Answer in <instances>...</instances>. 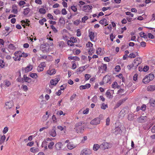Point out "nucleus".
Segmentation results:
<instances>
[{"mask_svg":"<svg viewBox=\"0 0 155 155\" xmlns=\"http://www.w3.org/2000/svg\"><path fill=\"white\" fill-rule=\"evenodd\" d=\"M154 76L153 74H150L146 75L143 80V82L145 84L149 83L150 81H152L154 78Z\"/></svg>","mask_w":155,"mask_h":155,"instance_id":"obj_1","label":"nucleus"},{"mask_svg":"<svg viewBox=\"0 0 155 155\" xmlns=\"http://www.w3.org/2000/svg\"><path fill=\"white\" fill-rule=\"evenodd\" d=\"M107 66L106 64H102L98 67V70L100 72L104 73L107 70Z\"/></svg>","mask_w":155,"mask_h":155,"instance_id":"obj_2","label":"nucleus"},{"mask_svg":"<svg viewBox=\"0 0 155 155\" xmlns=\"http://www.w3.org/2000/svg\"><path fill=\"white\" fill-rule=\"evenodd\" d=\"M127 98H125L123 99L120 100H119L115 105L114 109H116V108H117L119 107L123 103L127 100Z\"/></svg>","mask_w":155,"mask_h":155,"instance_id":"obj_3","label":"nucleus"},{"mask_svg":"<svg viewBox=\"0 0 155 155\" xmlns=\"http://www.w3.org/2000/svg\"><path fill=\"white\" fill-rule=\"evenodd\" d=\"M103 81L104 82L105 84L109 83L110 84L111 82V77L108 75H106L104 77Z\"/></svg>","mask_w":155,"mask_h":155,"instance_id":"obj_4","label":"nucleus"},{"mask_svg":"<svg viewBox=\"0 0 155 155\" xmlns=\"http://www.w3.org/2000/svg\"><path fill=\"white\" fill-rule=\"evenodd\" d=\"M101 119L98 117H96L92 120L90 123L92 125H97L100 123Z\"/></svg>","mask_w":155,"mask_h":155,"instance_id":"obj_5","label":"nucleus"},{"mask_svg":"<svg viewBox=\"0 0 155 155\" xmlns=\"http://www.w3.org/2000/svg\"><path fill=\"white\" fill-rule=\"evenodd\" d=\"M13 103L12 101L7 102L5 103V108L6 109H9L13 106Z\"/></svg>","mask_w":155,"mask_h":155,"instance_id":"obj_6","label":"nucleus"},{"mask_svg":"<svg viewBox=\"0 0 155 155\" xmlns=\"http://www.w3.org/2000/svg\"><path fill=\"white\" fill-rule=\"evenodd\" d=\"M91 153V151L90 149H85L81 151L80 155H89Z\"/></svg>","mask_w":155,"mask_h":155,"instance_id":"obj_7","label":"nucleus"},{"mask_svg":"<svg viewBox=\"0 0 155 155\" xmlns=\"http://www.w3.org/2000/svg\"><path fill=\"white\" fill-rule=\"evenodd\" d=\"M92 8V7L91 6L85 5L83 6L82 10L85 12H90Z\"/></svg>","mask_w":155,"mask_h":155,"instance_id":"obj_8","label":"nucleus"},{"mask_svg":"<svg viewBox=\"0 0 155 155\" xmlns=\"http://www.w3.org/2000/svg\"><path fill=\"white\" fill-rule=\"evenodd\" d=\"M142 62V59L141 58L139 57L136 58L134 60L133 63L134 66L136 67L138 65L141 64Z\"/></svg>","mask_w":155,"mask_h":155,"instance_id":"obj_9","label":"nucleus"},{"mask_svg":"<svg viewBox=\"0 0 155 155\" xmlns=\"http://www.w3.org/2000/svg\"><path fill=\"white\" fill-rule=\"evenodd\" d=\"M56 72V70L54 68L51 69L50 67L49 69L47 71V74L50 75H52L54 74Z\"/></svg>","mask_w":155,"mask_h":155,"instance_id":"obj_10","label":"nucleus"},{"mask_svg":"<svg viewBox=\"0 0 155 155\" xmlns=\"http://www.w3.org/2000/svg\"><path fill=\"white\" fill-rule=\"evenodd\" d=\"M85 128V126H81L79 128H74L76 130V132L77 133H83L84 131V129Z\"/></svg>","mask_w":155,"mask_h":155,"instance_id":"obj_11","label":"nucleus"},{"mask_svg":"<svg viewBox=\"0 0 155 155\" xmlns=\"http://www.w3.org/2000/svg\"><path fill=\"white\" fill-rule=\"evenodd\" d=\"M20 51H17L15 52L14 55L15 57H13V58L15 61H20L21 60V58L18 57V54L21 53Z\"/></svg>","mask_w":155,"mask_h":155,"instance_id":"obj_12","label":"nucleus"},{"mask_svg":"<svg viewBox=\"0 0 155 155\" xmlns=\"http://www.w3.org/2000/svg\"><path fill=\"white\" fill-rule=\"evenodd\" d=\"M68 148L69 150H71L76 147V144H74L73 142H69L67 145Z\"/></svg>","mask_w":155,"mask_h":155,"instance_id":"obj_13","label":"nucleus"},{"mask_svg":"<svg viewBox=\"0 0 155 155\" xmlns=\"http://www.w3.org/2000/svg\"><path fill=\"white\" fill-rule=\"evenodd\" d=\"M41 48L42 50L43 51L46 52L48 51L49 49V46L48 44H43L41 45Z\"/></svg>","mask_w":155,"mask_h":155,"instance_id":"obj_14","label":"nucleus"},{"mask_svg":"<svg viewBox=\"0 0 155 155\" xmlns=\"http://www.w3.org/2000/svg\"><path fill=\"white\" fill-rule=\"evenodd\" d=\"M32 65L31 64H29L26 67L23 68L22 70L27 73L31 71L32 69Z\"/></svg>","mask_w":155,"mask_h":155,"instance_id":"obj_15","label":"nucleus"},{"mask_svg":"<svg viewBox=\"0 0 155 155\" xmlns=\"http://www.w3.org/2000/svg\"><path fill=\"white\" fill-rule=\"evenodd\" d=\"M60 80V78H56L54 79L51 80L50 81V83L51 85H55Z\"/></svg>","mask_w":155,"mask_h":155,"instance_id":"obj_16","label":"nucleus"},{"mask_svg":"<svg viewBox=\"0 0 155 155\" xmlns=\"http://www.w3.org/2000/svg\"><path fill=\"white\" fill-rule=\"evenodd\" d=\"M49 134L51 136L53 137H55L56 136L55 127H53L52 129L50 131Z\"/></svg>","mask_w":155,"mask_h":155,"instance_id":"obj_17","label":"nucleus"},{"mask_svg":"<svg viewBox=\"0 0 155 155\" xmlns=\"http://www.w3.org/2000/svg\"><path fill=\"white\" fill-rule=\"evenodd\" d=\"M88 36L90 40L91 41H93L95 37L94 32L89 30L88 31Z\"/></svg>","mask_w":155,"mask_h":155,"instance_id":"obj_18","label":"nucleus"},{"mask_svg":"<svg viewBox=\"0 0 155 155\" xmlns=\"http://www.w3.org/2000/svg\"><path fill=\"white\" fill-rule=\"evenodd\" d=\"M63 145L61 143L58 142L55 145V147L57 150H60L61 149Z\"/></svg>","mask_w":155,"mask_h":155,"instance_id":"obj_19","label":"nucleus"},{"mask_svg":"<svg viewBox=\"0 0 155 155\" xmlns=\"http://www.w3.org/2000/svg\"><path fill=\"white\" fill-rule=\"evenodd\" d=\"M91 87V85L90 84H86L84 85H81L79 87V88L81 90H83L87 88H89Z\"/></svg>","mask_w":155,"mask_h":155,"instance_id":"obj_20","label":"nucleus"},{"mask_svg":"<svg viewBox=\"0 0 155 155\" xmlns=\"http://www.w3.org/2000/svg\"><path fill=\"white\" fill-rule=\"evenodd\" d=\"M146 117H144L141 116L140 117L138 118L137 119V121L139 123H143L146 120Z\"/></svg>","mask_w":155,"mask_h":155,"instance_id":"obj_21","label":"nucleus"},{"mask_svg":"<svg viewBox=\"0 0 155 155\" xmlns=\"http://www.w3.org/2000/svg\"><path fill=\"white\" fill-rule=\"evenodd\" d=\"M5 139L6 137L5 135H0V144H2L4 143Z\"/></svg>","mask_w":155,"mask_h":155,"instance_id":"obj_22","label":"nucleus"},{"mask_svg":"<svg viewBox=\"0 0 155 155\" xmlns=\"http://www.w3.org/2000/svg\"><path fill=\"white\" fill-rule=\"evenodd\" d=\"M147 90L148 91H153L155 90V85H149L147 87Z\"/></svg>","mask_w":155,"mask_h":155,"instance_id":"obj_23","label":"nucleus"},{"mask_svg":"<svg viewBox=\"0 0 155 155\" xmlns=\"http://www.w3.org/2000/svg\"><path fill=\"white\" fill-rule=\"evenodd\" d=\"M120 86L118 85L116 81L114 82L112 85V87L114 89L116 88L119 89L120 88Z\"/></svg>","mask_w":155,"mask_h":155,"instance_id":"obj_24","label":"nucleus"},{"mask_svg":"<svg viewBox=\"0 0 155 155\" xmlns=\"http://www.w3.org/2000/svg\"><path fill=\"white\" fill-rule=\"evenodd\" d=\"M99 23L102 25H104V26H106L108 24L107 22V20L105 18H103L100 20L99 21Z\"/></svg>","mask_w":155,"mask_h":155,"instance_id":"obj_25","label":"nucleus"},{"mask_svg":"<svg viewBox=\"0 0 155 155\" xmlns=\"http://www.w3.org/2000/svg\"><path fill=\"white\" fill-rule=\"evenodd\" d=\"M12 12L15 14H16L18 12L17 6L15 5H13L12 7Z\"/></svg>","mask_w":155,"mask_h":155,"instance_id":"obj_26","label":"nucleus"},{"mask_svg":"<svg viewBox=\"0 0 155 155\" xmlns=\"http://www.w3.org/2000/svg\"><path fill=\"white\" fill-rule=\"evenodd\" d=\"M77 40L76 38L74 37H72L70 38V40L68 41L67 43H69L71 42L73 43L74 44V43H75L77 42Z\"/></svg>","mask_w":155,"mask_h":155,"instance_id":"obj_27","label":"nucleus"},{"mask_svg":"<svg viewBox=\"0 0 155 155\" xmlns=\"http://www.w3.org/2000/svg\"><path fill=\"white\" fill-rule=\"evenodd\" d=\"M69 60H74L76 61H79L80 60V58L77 56H70L68 58Z\"/></svg>","mask_w":155,"mask_h":155,"instance_id":"obj_28","label":"nucleus"},{"mask_svg":"<svg viewBox=\"0 0 155 155\" xmlns=\"http://www.w3.org/2000/svg\"><path fill=\"white\" fill-rule=\"evenodd\" d=\"M30 11V9L29 8H27L24 10L23 14L24 15H27Z\"/></svg>","mask_w":155,"mask_h":155,"instance_id":"obj_29","label":"nucleus"},{"mask_svg":"<svg viewBox=\"0 0 155 155\" xmlns=\"http://www.w3.org/2000/svg\"><path fill=\"white\" fill-rule=\"evenodd\" d=\"M58 45L59 47L61 48H63L64 47H65L66 45V44L63 41H61L58 43Z\"/></svg>","mask_w":155,"mask_h":155,"instance_id":"obj_30","label":"nucleus"},{"mask_svg":"<svg viewBox=\"0 0 155 155\" xmlns=\"http://www.w3.org/2000/svg\"><path fill=\"white\" fill-rule=\"evenodd\" d=\"M151 106L153 107H155V99H150L149 102Z\"/></svg>","mask_w":155,"mask_h":155,"instance_id":"obj_31","label":"nucleus"},{"mask_svg":"<svg viewBox=\"0 0 155 155\" xmlns=\"http://www.w3.org/2000/svg\"><path fill=\"white\" fill-rule=\"evenodd\" d=\"M101 48H98L96 50V53L97 55H101L102 54L103 52H102Z\"/></svg>","mask_w":155,"mask_h":155,"instance_id":"obj_32","label":"nucleus"},{"mask_svg":"<svg viewBox=\"0 0 155 155\" xmlns=\"http://www.w3.org/2000/svg\"><path fill=\"white\" fill-rule=\"evenodd\" d=\"M24 81L28 83H30L31 81V79L26 76V75H24L23 76Z\"/></svg>","mask_w":155,"mask_h":155,"instance_id":"obj_33","label":"nucleus"},{"mask_svg":"<svg viewBox=\"0 0 155 155\" xmlns=\"http://www.w3.org/2000/svg\"><path fill=\"white\" fill-rule=\"evenodd\" d=\"M30 77L34 79H36L38 77V76L36 73H31L30 74Z\"/></svg>","mask_w":155,"mask_h":155,"instance_id":"obj_34","label":"nucleus"},{"mask_svg":"<svg viewBox=\"0 0 155 155\" xmlns=\"http://www.w3.org/2000/svg\"><path fill=\"white\" fill-rule=\"evenodd\" d=\"M30 151L33 153L38 152V149L37 148L31 147L30 149Z\"/></svg>","mask_w":155,"mask_h":155,"instance_id":"obj_35","label":"nucleus"},{"mask_svg":"<svg viewBox=\"0 0 155 155\" xmlns=\"http://www.w3.org/2000/svg\"><path fill=\"white\" fill-rule=\"evenodd\" d=\"M100 145L97 144H94L93 146V149L95 151H97L100 148Z\"/></svg>","mask_w":155,"mask_h":155,"instance_id":"obj_36","label":"nucleus"},{"mask_svg":"<svg viewBox=\"0 0 155 155\" xmlns=\"http://www.w3.org/2000/svg\"><path fill=\"white\" fill-rule=\"evenodd\" d=\"M5 64V63L4 61L2 59L0 60V67L2 68H4Z\"/></svg>","mask_w":155,"mask_h":155,"instance_id":"obj_37","label":"nucleus"},{"mask_svg":"<svg viewBox=\"0 0 155 155\" xmlns=\"http://www.w3.org/2000/svg\"><path fill=\"white\" fill-rule=\"evenodd\" d=\"M84 124L83 121H80L76 124L75 125V128H79L81 126L82 124Z\"/></svg>","mask_w":155,"mask_h":155,"instance_id":"obj_38","label":"nucleus"},{"mask_svg":"<svg viewBox=\"0 0 155 155\" xmlns=\"http://www.w3.org/2000/svg\"><path fill=\"white\" fill-rule=\"evenodd\" d=\"M54 145V143L53 142H51L48 145V148L51 150H52L53 148V146Z\"/></svg>","mask_w":155,"mask_h":155,"instance_id":"obj_39","label":"nucleus"},{"mask_svg":"<svg viewBox=\"0 0 155 155\" xmlns=\"http://www.w3.org/2000/svg\"><path fill=\"white\" fill-rule=\"evenodd\" d=\"M105 94L107 97L109 98H112L113 97V96L111 95V93L110 91H107L106 92Z\"/></svg>","mask_w":155,"mask_h":155,"instance_id":"obj_40","label":"nucleus"},{"mask_svg":"<svg viewBox=\"0 0 155 155\" xmlns=\"http://www.w3.org/2000/svg\"><path fill=\"white\" fill-rule=\"evenodd\" d=\"M102 145L103 146V148L104 149H108L109 147V144L107 143H104L102 144Z\"/></svg>","mask_w":155,"mask_h":155,"instance_id":"obj_41","label":"nucleus"},{"mask_svg":"<svg viewBox=\"0 0 155 155\" xmlns=\"http://www.w3.org/2000/svg\"><path fill=\"white\" fill-rule=\"evenodd\" d=\"M71 8L74 12H77L78 9L76 6L72 5L71 6Z\"/></svg>","mask_w":155,"mask_h":155,"instance_id":"obj_42","label":"nucleus"},{"mask_svg":"<svg viewBox=\"0 0 155 155\" xmlns=\"http://www.w3.org/2000/svg\"><path fill=\"white\" fill-rule=\"evenodd\" d=\"M4 83L5 85L7 87H9L11 85L10 82L8 80H5L4 81Z\"/></svg>","mask_w":155,"mask_h":155,"instance_id":"obj_43","label":"nucleus"},{"mask_svg":"<svg viewBox=\"0 0 155 155\" xmlns=\"http://www.w3.org/2000/svg\"><path fill=\"white\" fill-rule=\"evenodd\" d=\"M107 107H108L107 105L105 104L104 103H103L101 105V108L103 110H105Z\"/></svg>","mask_w":155,"mask_h":155,"instance_id":"obj_44","label":"nucleus"},{"mask_svg":"<svg viewBox=\"0 0 155 155\" xmlns=\"http://www.w3.org/2000/svg\"><path fill=\"white\" fill-rule=\"evenodd\" d=\"M39 11L41 14H45L46 13V10L44 8H40Z\"/></svg>","mask_w":155,"mask_h":155,"instance_id":"obj_45","label":"nucleus"},{"mask_svg":"<svg viewBox=\"0 0 155 155\" xmlns=\"http://www.w3.org/2000/svg\"><path fill=\"white\" fill-rule=\"evenodd\" d=\"M91 100L94 103H97V96H94L92 98Z\"/></svg>","mask_w":155,"mask_h":155,"instance_id":"obj_46","label":"nucleus"},{"mask_svg":"<svg viewBox=\"0 0 155 155\" xmlns=\"http://www.w3.org/2000/svg\"><path fill=\"white\" fill-rule=\"evenodd\" d=\"M26 21L24 20H22L21 21V22L22 24L25 23L26 24V25L27 26H29L30 24L28 23V22H30V21L26 19Z\"/></svg>","mask_w":155,"mask_h":155,"instance_id":"obj_47","label":"nucleus"},{"mask_svg":"<svg viewBox=\"0 0 155 155\" xmlns=\"http://www.w3.org/2000/svg\"><path fill=\"white\" fill-rule=\"evenodd\" d=\"M124 92V90L123 89H120L118 90L117 93L120 95H122Z\"/></svg>","mask_w":155,"mask_h":155,"instance_id":"obj_48","label":"nucleus"},{"mask_svg":"<svg viewBox=\"0 0 155 155\" xmlns=\"http://www.w3.org/2000/svg\"><path fill=\"white\" fill-rule=\"evenodd\" d=\"M44 68L42 67L40 65H39L37 68V71L38 72H41L43 71Z\"/></svg>","mask_w":155,"mask_h":155,"instance_id":"obj_49","label":"nucleus"},{"mask_svg":"<svg viewBox=\"0 0 155 155\" xmlns=\"http://www.w3.org/2000/svg\"><path fill=\"white\" fill-rule=\"evenodd\" d=\"M17 81L23 83L24 82V78L21 77H18L17 79Z\"/></svg>","mask_w":155,"mask_h":155,"instance_id":"obj_50","label":"nucleus"},{"mask_svg":"<svg viewBox=\"0 0 155 155\" xmlns=\"http://www.w3.org/2000/svg\"><path fill=\"white\" fill-rule=\"evenodd\" d=\"M85 80L87 81L91 78V76L90 74H86L85 75Z\"/></svg>","mask_w":155,"mask_h":155,"instance_id":"obj_51","label":"nucleus"},{"mask_svg":"<svg viewBox=\"0 0 155 155\" xmlns=\"http://www.w3.org/2000/svg\"><path fill=\"white\" fill-rule=\"evenodd\" d=\"M94 51V49L92 48H90L89 50L88 53L90 55H92Z\"/></svg>","mask_w":155,"mask_h":155,"instance_id":"obj_52","label":"nucleus"},{"mask_svg":"<svg viewBox=\"0 0 155 155\" xmlns=\"http://www.w3.org/2000/svg\"><path fill=\"white\" fill-rule=\"evenodd\" d=\"M120 70V65H117L115 68V70L116 71L119 72Z\"/></svg>","mask_w":155,"mask_h":155,"instance_id":"obj_53","label":"nucleus"},{"mask_svg":"<svg viewBox=\"0 0 155 155\" xmlns=\"http://www.w3.org/2000/svg\"><path fill=\"white\" fill-rule=\"evenodd\" d=\"M140 35L141 37L145 38L147 37V35L143 32H141L140 33Z\"/></svg>","mask_w":155,"mask_h":155,"instance_id":"obj_54","label":"nucleus"},{"mask_svg":"<svg viewBox=\"0 0 155 155\" xmlns=\"http://www.w3.org/2000/svg\"><path fill=\"white\" fill-rule=\"evenodd\" d=\"M128 118L129 120H132L134 119V116L132 114H129Z\"/></svg>","mask_w":155,"mask_h":155,"instance_id":"obj_55","label":"nucleus"},{"mask_svg":"<svg viewBox=\"0 0 155 155\" xmlns=\"http://www.w3.org/2000/svg\"><path fill=\"white\" fill-rule=\"evenodd\" d=\"M120 130L121 129L119 127H117L115 128V131L114 132V133L116 134H118Z\"/></svg>","mask_w":155,"mask_h":155,"instance_id":"obj_56","label":"nucleus"},{"mask_svg":"<svg viewBox=\"0 0 155 155\" xmlns=\"http://www.w3.org/2000/svg\"><path fill=\"white\" fill-rule=\"evenodd\" d=\"M88 17L87 16H84L82 18V21L83 23H85V21L88 19Z\"/></svg>","mask_w":155,"mask_h":155,"instance_id":"obj_57","label":"nucleus"},{"mask_svg":"<svg viewBox=\"0 0 155 155\" xmlns=\"http://www.w3.org/2000/svg\"><path fill=\"white\" fill-rule=\"evenodd\" d=\"M48 142L46 141H44L42 143L41 146L42 147H44V146H47Z\"/></svg>","mask_w":155,"mask_h":155,"instance_id":"obj_58","label":"nucleus"},{"mask_svg":"<svg viewBox=\"0 0 155 155\" xmlns=\"http://www.w3.org/2000/svg\"><path fill=\"white\" fill-rule=\"evenodd\" d=\"M136 57V55L133 53H130L128 56V57L130 58H134Z\"/></svg>","mask_w":155,"mask_h":155,"instance_id":"obj_59","label":"nucleus"},{"mask_svg":"<svg viewBox=\"0 0 155 155\" xmlns=\"http://www.w3.org/2000/svg\"><path fill=\"white\" fill-rule=\"evenodd\" d=\"M61 14L63 15H66L67 14V11L65 8H63L62 9Z\"/></svg>","mask_w":155,"mask_h":155,"instance_id":"obj_60","label":"nucleus"},{"mask_svg":"<svg viewBox=\"0 0 155 155\" xmlns=\"http://www.w3.org/2000/svg\"><path fill=\"white\" fill-rule=\"evenodd\" d=\"M59 22L61 24H63L65 23L64 20L63 18H60Z\"/></svg>","mask_w":155,"mask_h":155,"instance_id":"obj_61","label":"nucleus"},{"mask_svg":"<svg viewBox=\"0 0 155 155\" xmlns=\"http://www.w3.org/2000/svg\"><path fill=\"white\" fill-rule=\"evenodd\" d=\"M8 127H5L4 128V130H3V133L4 134L6 133L8 131Z\"/></svg>","mask_w":155,"mask_h":155,"instance_id":"obj_62","label":"nucleus"},{"mask_svg":"<svg viewBox=\"0 0 155 155\" xmlns=\"http://www.w3.org/2000/svg\"><path fill=\"white\" fill-rule=\"evenodd\" d=\"M77 95L76 94H73L70 97V99L71 101H73L74 99L75 98Z\"/></svg>","mask_w":155,"mask_h":155,"instance_id":"obj_63","label":"nucleus"},{"mask_svg":"<svg viewBox=\"0 0 155 155\" xmlns=\"http://www.w3.org/2000/svg\"><path fill=\"white\" fill-rule=\"evenodd\" d=\"M51 28L52 29L53 31L54 32V33H57L58 32V30L56 29V28H55V27L53 25H52L51 26Z\"/></svg>","mask_w":155,"mask_h":155,"instance_id":"obj_64","label":"nucleus"}]
</instances>
